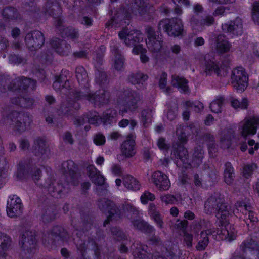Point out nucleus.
<instances>
[{
	"label": "nucleus",
	"mask_w": 259,
	"mask_h": 259,
	"mask_svg": "<svg viewBox=\"0 0 259 259\" xmlns=\"http://www.w3.org/2000/svg\"><path fill=\"white\" fill-rule=\"evenodd\" d=\"M96 81L100 85L104 84L107 80V76L106 73L101 70H98L96 73Z\"/></svg>",
	"instance_id": "obj_59"
},
{
	"label": "nucleus",
	"mask_w": 259,
	"mask_h": 259,
	"mask_svg": "<svg viewBox=\"0 0 259 259\" xmlns=\"http://www.w3.org/2000/svg\"><path fill=\"white\" fill-rule=\"evenodd\" d=\"M76 230L77 231L76 232L77 237L76 238H74L73 240L75 241L78 251H79L81 254L82 258L87 259L85 257L86 253L88 251H90V250H93L96 258L99 259L101 255L100 251V247L97 246L95 241L92 239L87 242L80 239V237L78 236L79 233L77 229H76Z\"/></svg>",
	"instance_id": "obj_11"
},
{
	"label": "nucleus",
	"mask_w": 259,
	"mask_h": 259,
	"mask_svg": "<svg viewBox=\"0 0 259 259\" xmlns=\"http://www.w3.org/2000/svg\"><path fill=\"white\" fill-rule=\"evenodd\" d=\"M148 213L150 218L154 222L157 226L160 229L163 228L164 222L162 218L154 204H150Z\"/></svg>",
	"instance_id": "obj_38"
},
{
	"label": "nucleus",
	"mask_w": 259,
	"mask_h": 259,
	"mask_svg": "<svg viewBox=\"0 0 259 259\" xmlns=\"http://www.w3.org/2000/svg\"><path fill=\"white\" fill-rule=\"evenodd\" d=\"M62 23L63 20L61 18L57 19L56 26L62 37H69L73 40L76 39L78 37V31L72 27H67L62 29Z\"/></svg>",
	"instance_id": "obj_34"
},
{
	"label": "nucleus",
	"mask_w": 259,
	"mask_h": 259,
	"mask_svg": "<svg viewBox=\"0 0 259 259\" xmlns=\"http://www.w3.org/2000/svg\"><path fill=\"white\" fill-rule=\"evenodd\" d=\"M76 77L78 83L82 87L83 89L79 92H76V96L82 95L81 92L85 93L87 90H89V78L86 70L82 66H78L75 70ZM76 100V98H75Z\"/></svg>",
	"instance_id": "obj_30"
},
{
	"label": "nucleus",
	"mask_w": 259,
	"mask_h": 259,
	"mask_svg": "<svg viewBox=\"0 0 259 259\" xmlns=\"http://www.w3.org/2000/svg\"><path fill=\"white\" fill-rule=\"evenodd\" d=\"M168 254L172 259H179L180 257V250L177 245H173L170 248L167 249Z\"/></svg>",
	"instance_id": "obj_56"
},
{
	"label": "nucleus",
	"mask_w": 259,
	"mask_h": 259,
	"mask_svg": "<svg viewBox=\"0 0 259 259\" xmlns=\"http://www.w3.org/2000/svg\"><path fill=\"white\" fill-rule=\"evenodd\" d=\"M111 174L114 176H120L122 174V169L120 165L118 164H113L110 169Z\"/></svg>",
	"instance_id": "obj_63"
},
{
	"label": "nucleus",
	"mask_w": 259,
	"mask_h": 259,
	"mask_svg": "<svg viewBox=\"0 0 259 259\" xmlns=\"http://www.w3.org/2000/svg\"><path fill=\"white\" fill-rule=\"evenodd\" d=\"M232 106L235 108H241L245 109L247 108L248 102L246 99H242L241 101H239L237 99H233L232 102Z\"/></svg>",
	"instance_id": "obj_58"
},
{
	"label": "nucleus",
	"mask_w": 259,
	"mask_h": 259,
	"mask_svg": "<svg viewBox=\"0 0 259 259\" xmlns=\"http://www.w3.org/2000/svg\"><path fill=\"white\" fill-rule=\"evenodd\" d=\"M87 171L89 177L92 182L98 186L96 188V192L99 195H104L107 193L108 185L106 184V178L98 170L94 165H91L87 167Z\"/></svg>",
	"instance_id": "obj_12"
},
{
	"label": "nucleus",
	"mask_w": 259,
	"mask_h": 259,
	"mask_svg": "<svg viewBox=\"0 0 259 259\" xmlns=\"http://www.w3.org/2000/svg\"><path fill=\"white\" fill-rule=\"evenodd\" d=\"M82 95L76 96V101L87 100L96 106L107 104L110 99L109 92L104 89H100L95 93H92L90 90H87L85 93L81 92Z\"/></svg>",
	"instance_id": "obj_7"
},
{
	"label": "nucleus",
	"mask_w": 259,
	"mask_h": 259,
	"mask_svg": "<svg viewBox=\"0 0 259 259\" xmlns=\"http://www.w3.org/2000/svg\"><path fill=\"white\" fill-rule=\"evenodd\" d=\"M13 103L19 105L24 108H29L33 104V100L30 98L22 97L18 99H13L12 100Z\"/></svg>",
	"instance_id": "obj_49"
},
{
	"label": "nucleus",
	"mask_w": 259,
	"mask_h": 259,
	"mask_svg": "<svg viewBox=\"0 0 259 259\" xmlns=\"http://www.w3.org/2000/svg\"><path fill=\"white\" fill-rule=\"evenodd\" d=\"M259 246L252 238L244 240L240 245V251H236L232 259H246L247 253L257 254Z\"/></svg>",
	"instance_id": "obj_16"
},
{
	"label": "nucleus",
	"mask_w": 259,
	"mask_h": 259,
	"mask_svg": "<svg viewBox=\"0 0 259 259\" xmlns=\"http://www.w3.org/2000/svg\"><path fill=\"white\" fill-rule=\"evenodd\" d=\"M231 80L233 87L239 92H242L248 85V76L245 69L238 67L232 71Z\"/></svg>",
	"instance_id": "obj_13"
},
{
	"label": "nucleus",
	"mask_w": 259,
	"mask_h": 259,
	"mask_svg": "<svg viewBox=\"0 0 259 259\" xmlns=\"http://www.w3.org/2000/svg\"><path fill=\"white\" fill-rule=\"evenodd\" d=\"M230 44L223 35L218 36L217 50L219 53H223L228 52L230 50Z\"/></svg>",
	"instance_id": "obj_44"
},
{
	"label": "nucleus",
	"mask_w": 259,
	"mask_h": 259,
	"mask_svg": "<svg viewBox=\"0 0 259 259\" xmlns=\"http://www.w3.org/2000/svg\"><path fill=\"white\" fill-rule=\"evenodd\" d=\"M34 154L42 159H45L50 155V151L48 148L46 139L39 137L35 141L33 147Z\"/></svg>",
	"instance_id": "obj_28"
},
{
	"label": "nucleus",
	"mask_w": 259,
	"mask_h": 259,
	"mask_svg": "<svg viewBox=\"0 0 259 259\" xmlns=\"http://www.w3.org/2000/svg\"><path fill=\"white\" fill-rule=\"evenodd\" d=\"M56 10L58 11L57 14L60 13L61 9L60 6L57 3H54L52 0L48 1L45 4L44 12L46 15L48 14V15L53 16L54 15H56V13H55L53 11Z\"/></svg>",
	"instance_id": "obj_47"
},
{
	"label": "nucleus",
	"mask_w": 259,
	"mask_h": 259,
	"mask_svg": "<svg viewBox=\"0 0 259 259\" xmlns=\"http://www.w3.org/2000/svg\"><path fill=\"white\" fill-rule=\"evenodd\" d=\"M67 74L68 71H65L64 74L62 72L60 75L56 76L53 87L56 92L68 94L67 98L62 102L58 112L60 115L69 117L73 116L75 111L80 108V104L75 100V91L70 88L69 82L66 78Z\"/></svg>",
	"instance_id": "obj_3"
},
{
	"label": "nucleus",
	"mask_w": 259,
	"mask_h": 259,
	"mask_svg": "<svg viewBox=\"0 0 259 259\" xmlns=\"http://www.w3.org/2000/svg\"><path fill=\"white\" fill-rule=\"evenodd\" d=\"M146 33L147 38L146 43L148 50L153 53L159 52L163 45V39L161 35L156 34L153 28L147 26Z\"/></svg>",
	"instance_id": "obj_15"
},
{
	"label": "nucleus",
	"mask_w": 259,
	"mask_h": 259,
	"mask_svg": "<svg viewBox=\"0 0 259 259\" xmlns=\"http://www.w3.org/2000/svg\"><path fill=\"white\" fill-rule=\"evenodd\" d=\"M183 24L179 18L166 19L160 21L158 24V29L162 28L169 36H179L184 33Z\"/></svg>",
	"instance_id": "obj_8"
},
{
	"label": "nucleus",
	"mask_w": 259,
	"mask_h": 259,
	"mask_svg": "<svg viewBox=\"0 0 259 259\" xmlns=\"http://www.w3.org/2000/svg\"><path fill=\"white\" fill-rule=\"evenodd\" d=\"M152 116V110L151 109L147 108L142 111L141 116L144 126H146L147 123L151 122Z\"/></svg>",
	"instance_id": "obj_52"
},
{
	"label": "nucleus",
	"mask_w": 259,
	"mask_h": 259,
	"mask_svg": "<svg viewBox=\"0 0 259 259\" xmlns=\"http://www.w3.org/2000/svg\"><path fill=\"white\" fill-rule=\"evenodd\" d=\"M118 35L120 39L123 40L126 45L134 47L132 52L134 54H140V60L142 63L149 61V58L146 55L147 50L142 45L139 44L143 40V34L140 31L136 30L129 31L127 29H124L119 33Z\"/></svg>",
	"instance_id": "obj_5"
},
{
	"label": "nucleus",
	"mask_w": 259,
	"mask_h": 259,
	"mask_svg": "<svg viewBox=\"0 0 259 259\" xmlns=\"http://www.w3.org/2000/svg\"><path fill=\"white\" fill-rule=\"evenodd\" d=\"M256 168L254 164L246 165L244 166L243 169V175L245 178H248L251 176L253 171Z\"/></svg>",
	"instance_id": "obj_62"
},
{
	"label": "nucleus",
	"mask_w": 259,
	"mask_h": 259,
	"mask_svg": "<svg viewBox=\"0 0 259 259\" xmlns=\"http://www.w3.org/2000/svg\"><path fill=\"white\" fill-rule=\"evenodd\" d=\"M235 209L233 213L237 217L241 218V214L245 216V219L250 220L251 222H258V219L255 213L252 210L251 205L248 203L246 199L242 201H238L235 205Z\"/></svg>",
	"instance_id": "obj_17"
},
{
	"label": "nucleus",
	"mask_w": 259,
	"mask_h": 259,
	"mask_svg": "<svg viewBox=\"0 0 259 259\" xmlns=\"http://www.w3.org/2000/svg\"><path fill=\"white\" fill-rule=\"evenodd\" d=\"M2 15L6 19L9 20H15L19 17L18 11L12 7H8L4 9L2 12Z\"/></svg>",
	"instance_id": "obj_48"
},
{
	"label": "nucleus",
	"mask_w": 259,
	"mask_h": 259,
	"mask_svg": "<svg viewBox=\"0 0 259 259\" xmlns=\"http://www.w3.org/2000/svg\"><path fill=\"white\" fill-rule=\"evenodd\" d=\"M215 19L213 15L208 14L204 16L193 15L190 19V24L193 30L201 32L206 27L214 24Z\"/></svg>",
	"instance_id": "obj_14"
},
{
	"label": "nucleus",
	"mask_w": 259,
	"mask_h": 259,
	"mask_svg": "<svg viewBox=\"0 0 259 259\" xmlns=\"http://www.w3.org/2000/svg\"><path fill=\"white\" fill-rule=\"evenodd\" d=\"M111 232L113 237L118 240H125L126 242L128 241V236L125 235L121 230H120L119 228L117 227H113L111 229ZM126 243H122L120 246L119 250L121 253H125L127 252L128 250V249L127 247H126Z\"/></svg>",
	"instance_id": "obj_35"
},
{
	"label": "nucleus",
	"mask_w": 259,
	"mask_h": 259,
	"mask_svg": "<svg viewBox=\"0 0 259 259\" xmlns=\"http://www.w3.org/2000/svg\"><path fill=\"white\" fill-rule=\"evenodd\" d=\"M147 246L139 241H135L131 247V250L134 259H167L165 257L155 255L153 258L151 253L147 251Z\"/></svg>",
	"instance_id": "obj_19"
},
{
	"label": "nucleus",
	"mask_w": 259,
	"mask_h": 259,
	"mask_svg": "<svg viewBox=\"0 0 259 259\" xmlns=\"http://www.w3.org/2000/svg\"><path fill=\"white\" fill-rule=\"evenodd\" d=\"M252 6V19L255 23L259 25V2H255Z\"/></svg>",
	"instance_id": "obj_60"
},
{
	"label": "nucleus",
	"mask_w": 259,
	"mask_h": 259,
	"mask_svg": "<svg viewBox=\"0 0 259 259\" xmlns=\"http://www.w3.org/2000/svg\"><path fill=\"white\" fill-rule=\"evenodd\" d=\"M225 166V168L224 172V181L226 184L230 185L233 182L235 177L234 168L230 162H227Z\"/></svg>",
	"instance_id": "obj_43"
},
{
	"label": "nucleus",
	"mask_w": 259,
	"mask_h": 259,
	"mask_svg": "<svg viewBox=\"0 0 259 259\" xmlns=\"http://www.w3.org/2000/svg\"><path fill=\"white\" fill-rule=\"evenodd\" d=\"M85 119L89 123L96 125H98L103 122L102 117H100L98 113L96 112L90 113L87 115Z\"/></svg>",
	"instance_id": "obj_50"
},
{
	"label": "nucleus",
	"mask_w": 259,
	"mask_h": 259,
	"mask_svg": "<svg viewBox=\"0 0 259 259\" xmlns=\"http://www.w3.org/2000/svg\"><path fill=\"white\" fill-rule=\"evenodd\" d=\"M234 132L231 130L222 131L220 138V146L223 149H227L231 145V140L234 137Z\"/></svg>",
	"instance_id": "obj_40"
},
{
	"label": "nucleus",
	"mask_w": 259,
	"mask_h": 259,
	"mask_svg": "<svg viewBox=\"0 0 259 259\" xmlns=\"http://www.w3.org/2000/svg\"><path fill=\"white\" fill-rule=\"evenodd\" d=\"M160 198L162 202L164 203L166 205L175 204L177 201V198L174 195L169 194L161 195Z\"/></svg>",
	"instance_id": "obj_55"
},
{
	"label": "nucleus",
	"mask_w": 259,
	"mask_h": 259,
	"mask_svg": "<svg viewBox=\"0 0 259 259\" xmlns=\"http://www.w3.org/2000/svg\"><path fill=\"white\" fill-rule=\"evenodd\" d=\"M62 172L68 174L69 183L72 185H77L78 184V175L76 173L77 168L74 162L72 160L64 161L62 163Z\"/></svg>",
	"instance_id": "obj_29"
},
{
	"label": "nucleus",
	"mask_w": 259,
	"mask_h": 259,
	"mask_svg": "<svg viewBox=\"0 0 259 259\" xmlns=\"http://www.w3.org/2000/svg\"><path fill=\"white\" fill-rule=\"evenodd\" d=\"M222 28L224 32L232 36L240 35L243 33L242 21L241 18L237 17L229 23L222 24Z\"/></svg>",
	"instance_id": "obj_27"
},
{
	"label": "nucleus",
	"mask_w": 259,
	"mask_h": 259,
	"mask_svg": "<svg viewBox=\"0 0 259 259\" xmlns=\"http://www.w3.org/2000/svg\"><path fill=\"white\" fill-rule=\"evenodd\" d=\"M25 43L31 51L40 48L44 43L45 38L43 34L39 31H34L27 34Z\"/></svg>",
	"instance_id": "obj_24"
},
{
	"label": "nucleus",
	"mask_w": 259,
	"mask_h": 259,
	"mask_svg": "<svg viewBox=\"0 0 259 259\" xmlns=\"http://www.w3.org/2000/svg\"><path fill=\"white\" fill-rule=\"evenodd\" d=\"M171 78V84L174 87L177 88L182 93H188L189 92L188 82L185 78L176 75H172Z\"/></svg>",
	"instance_id": "obj_39"
},
{
	"label": "nucleus",
	"mask_w": 259,
	"mask_h": 259,
	"mask_svg": "<svg viewBox=\"0 0 259 259\" xmlns=\"http://www.w3.org/2000/svg\"><path fill=\"white\" fill-rule=\"evenodd\" d=\"M51 44L56 52L61 55H68L70 52V45L64 40L55 38L51 40Z\"/></svg>",
	"instance_id": "obj_32"
},
{
	"label": "nucleus",
	"mask_w": 259,
	"mask_h": 259,
	"mask_svg": "<svg viewBox=\"0 0 259 259\" xmlns=\"http://www.w3.org/2000/svg\"><path fill=\"white\" fill-rule=\"evenodd\" d=\"M223 99L222 97H219L213 100L210 104V108L212 112L216 113H219L221 112V109Z\"/></svg>",
	"instance_id": "obj_51"
},
{
	"label": "nucleus",
	"mask_w": 259,
	"mask_h": 259,
	"mask_svg": "<svg viewBox=\"0 0 259 259\" xmlns=\"http://www.w3.org/2000/svg\"><path fill=\"white\" fill-rule=\"evenodd\" d=\"M11 242V238L9 235L0 232V252L7 250Z\"/></svg>",
	"instance_id": "obj_46"
},
{
	"label": "nucleus",
	"mask_w": 259,
	"mask_h": 259,
	"mask_svg": "<svg viewBox=\"0 0 259 259\" xmlns=\"http://www.w3.org/2000/svg\"><path fill=\"white\" fill-rule=\"evenodd\" d=\"M205 211L207 213L215 212L219 221L220 228L217 234L221 239L231 242L236 238V231L233 226L229 223V218L232 212L229 210L228 206L224 202V199L220 193H214L205 202Z\"/></svg>",
	"instance_id": "obj_1"
},
{
	"label": "nucleus",
	"mask_w": 259,
	"mask_h": 259,
	"mask_svg": "<svg viewBox=\"0 0 259 259\" xmlns=\"http://www.w3.org/2000/svg\"><path fill=\"white\" fill-rule=\"evenodd\" d=\"M6 120L11 127L20 133L28 129L32 122V116L29 114L16 111L9 115Z\"/></svg>",
	"instance_id": "obj_6"
},
{
	"label": "nucleus",
	"mask_w": 259,
	"mask_h": 259,
	"mask_svg": "<svg viewBox=\"0 0 259 259\" xmlns=\"http://www.w3.org/2000/svg\"><path fill=\"white\" fill-rule=\"evenodd\" d=\"M185 105L196 112H200L204 108L203 104L199 101L191 102L189 101L186 102Z\"/></svg>",
	"instance_id": "obj_54"
},
{
	"label": "nucleus",
	"mask_w": 259,
	"mask_h": 259,
	"mask_svg": "<svg viewBox=\"0 0 259 259\" xmlns=\"http://www.w3.org/2000/svg\"><path fill=\"white\" fill-rule=\"evenodd\" d=\"M123 185L130 190L137 191L140 189L141 185L139 182L131 175H126L123 177Z\"/></svg>",
	"instance_id": "obj_41"
},
{
	"label": "nucleus",
	"mask_w": 259,
	"mask_h": 259,
	"mask_svg": "<svg viewBox=\"0 0 259 259\" xmlns=\"http://www.w3.org/2000/svg\"><path fill=\"white\" fill-rule=\"evenodd\" d=\"M183 233V241L185 244L188 247H191L192 246V242L193 240V235L188 233L187 231H185Z\"/></svg>",
	"instance_id": "obj_61"
},
{
	"label": "nucleus",
	"mask_w": 259,
	"mask_h": 259,
	"mask_svg": "<svg viewBox=\"0 0 259 259\" xmlns=\"http://www.w3.org/2000/svg\"><path fill=\"white\" fill-rule=\"evenodd\" d=\"M205 63L203 66V73L206 75L215 74L218 76L224 75L227 71V67L223 66L214 60L210 58V55L206 54L204 57Z\"/></svg>",
	"instance_id": "obj_18"
},
{
	"label": "nucleus",
	"mask_w": 259,
	"mask_h": 259,
	"mask_svg": "<svg viewBox=\"0 0 259 259\" xmlns=\"http://www.w3.org/2000/svg\"><path fill=\"white\" fill-rule=\"evenodd\" d=\"M148 78V76L142 72H138L132 74L128 77L130 82L133 84H143Z\"/></svg>",
	"instance_id": "obj_45"
},
{
	"label": "nucleus",
	"mask_w": 259,
	"mask_h": 259,
	"mask_svg": "<svg viewBox=\"0 0 259 259\" xmlns=\"http://www.w3.org/2000/svg\"><path fill=\"white\" fill-rule=\"evenodd\" d=\"M154 194L149 191H145L140 197V200L142 204H146L149 201H153L155 200Z\"/></svg>",
	"instance_id": "obj_57"
},
{
	"label": "nucleus",
	"mask_w": 259,
	"mask_h": 259,
	"mask_svg": "<svg viewBox=\"0 0 259 259\" xmlns=\"http://www.w3.org/2000/svg\"><path fill=\"white\" fill-rule=\"evenodd\" d=\"M135 138L134 135L130 134L127 136V139L121 145V152L126 158L133 157L136 153Z\"/></svg>",
	"instance_id": "obj_31"
},
{
	"label": "nucleus",
	"mask_w": 259,
	"mask_h": 259,
	"mask_svg": "<svg viewBox=\"0 0 259 259\" xmlns=\"http://www.w3.org/2000/svg\"><path fill=\"white\" fill-rule=\"evenodd\" d=\"M106 139L105 136L101 134H97L94 136V142L97 145H102L105 144Z\"/></svg>",
	"instance_id": "obj_64"
},
{
	"label": "nucleus",
	"mask_w": 259,
	"mask_h": 259,
	"mask_svg": "<svg viewBox=\"0 0 259 259\" xmlns=\"http://www.w3.org/2000/svg\"><path fill=\"white\" fill-rule=\"evenodd\" d=\"M259 126V118L252 117L245 119L240 123L239 127L242 136L246 137L248 135H254L257 127Z\"/></svg>",
	"instance_id": "obj_25"
},
{
	"label": "nucleus",
	"mask_w": 259,
	"mask_h": 259,
	"mask_svg": "<svg viewBox=\"0 0 259 259\" xmlns=\"http://www.w3.org/2000/svg\"><path fill=\"white\" fill-rule=\"evenodd\" d=\"M23 205L21 199L16 195L9 196L7 201V213L10 218H16L23 212Z\"/></svg>",
	"instance_id": "obj_21"
},
{
	"label": "nucleus",
	"mask_w": 259,
	"mask_h": 259,
	"mask_svg": "<svg viewBox=\"0 0 259 259\" xmlns=\"http://www.w3.org/2000/svg\"><path fill=\"white\" fill-rule=\"evenodd\" d=\"M204 140L208 143V148L209 153L215 152L217 148L214 143V137L210 134H206L204 136Z\"/></svg>",
	"instance_id": "obj_53"
},
{
	"label": "nucleus",
	"mask_w": 259,
	"mask_h": 259,
	"mask_svg": "<svg viewBox=\"0 0 259 259\" xmlns=\"http://www.w3.org/2000/svg\"><path fill=\"white\" fill-rule=\"evenodd\" d=\"M131 3L120 10L122 13L121 17L128 19L134 15L143 16L147 12L146 0H131Z\"/></svg>",
	"instance_id": "obj_10"
},
{
	"label": "nucleus",
	"mask_w": 259,
	"mask_h": 259,
	"mask_svg": "<svg viewBox=\"0 0 259 259\" xmlns=\"http://www.w3.org/2000/svg\"><path fill=\"white\" fill-rule=\"evenodd\" d=\"M141 95L130 88L124 89L119 93L117 103L119 113L122 116L132 114L136 112L142 100Z\"/></svg>",
	"instance_id": "obj_4"
},
{
	"label": "nucleus",
	"mask_w": 259,
	"mask_h": 259,
	"mask_svg": "<svg viewBox=\"0 0 259 259\" xmlns=\"http://www.w3.org/2000/svg\"><path fill=\"white\" fill-rule=\"evenodd\" d=\"M191 133H193L192 126H184L179 125L176 130V135L179 142L174 144L172 146L174 149L172 153L175 157L179 159L177 162L178 164L186 169L190 166L194 167L199 166L203 158L204 151L200 146L195 148L191 161L188 158V151L184 145L187 143L188 136Z\"/></svg>",
	"instance_id": "obj_2"
},
{
	"label": "nucleus",
	"mask_w": 259,
	"mask_h": 259,
	"mask_svg": "<svg viewBox=\"0 0 259 259\" xmlns=\"http://www.w3.org/2000/svg\"><path fill=\"white\" fill-rule=\"evenodd\" d=\"M98 205L102 212L108 213L107 219L104 223L105 226L110 222L117 221L122 215L121 211L117 208L115 204L107 199H100L98 202Z\"/></svg>",
	"instance_id": "obj_9"
},
{
	"label": "nucleus",
	"mask_w": 259,
	"mask_h": 259,
	"mask_svg": "<svg viewBox=\"0 0 259 259\" xmlns=\"http://www.w3.org/2000/svg\"><path fill=\"white\" fill-rule=\"evenodd\" d=\"M217 231L216 232V235H217ZM215 233V231L211 229H208L207 230L202 231L200 234V240L196 246L197 249L199 251L204 250L208 244L209 239L208 236L209 235H213L214 236L215 235V234H214ZM218 236L219 235H218ZM218 239H220L219 236H218ZM221 240H225V239H221ZM226 240L227 241V240ZM227 241H228L227 240Z\"/></svg>",
	"instance_id": "obj_37"
},
{
	"label": "nucleus",
	"mask_w": 259,
	"mask_h": 259,
	"mask_svg": "<svg viewBox=\"0 0 259 259\" xmlns=\"http://www.w3.org/2000/svg\"><path fill=\"white\" fill-rule=\"evenodd\" d=\"M135 229L146 234H151L155 231V228L143 220L136 219L131 221Z\"/></svg>",
	"instance_id": "obj_36"
},
{
	"label": "nucleus",
	"mask_w": 259,
	"mask_h": 259,
	"mask_svg": "<svg viewBox=\"0 0 259 259\" xmlns=\"http://www.w3.org/2000/svg\"><path fill=\"white\" fill-rule=\"evenodd\" d=\"M36 233L33 231H26L21 236L19 241V244L24 250V252H31L32 249L35 248L36 239Z\"/></svg>",
	"instance_id": "obj_22"
},
{
	"label": "nucleus",
	"mask_w": 259,
	"mask_h": 259,
	"mask_svg": "<svg viewBox=\"0 0 259 259\" xmlns=\"http://www.w3.org/2000/svg\"><path fill=\"white\" fill-rule=\"evenodd\" d=\"M111 51L115 56L114 67L118 70H121L124 67V58L123 56L119 53L118 47L115 41H112L111 44Z\"/></svg>",
	"instance_id": "obj_33"
},
{
	"label": "nucleus",
	"mask_w": 259,
	"mask_h": 259,
	"mask_svg": "<svg viewBox=\"0 0 259 259\" xmlns=\"http://www.w3.org/2000/svg\"><path fill=\"white\" fill-rule=\"evenodd\" d=\"M117 112L114 109H109L105 111L102 115L103 123L104 125L111 124L116 121Z\"/></svg>",
	"instance_id": "obj_42"
},
{
	"label": "nucleus",
	"mask_w": 259,
	"mask_h": 259,
	"mask_svg": "<svg viewBox=\"0 0 259 259\" xmlns=\"http://www.w3.org/2000/svg\"><path fill=\"white\" fill-rule=\"evenodd\" d=\"M151 180L155 187L160 191H167L170 187L171 184L168 177L160 171L153 172Z\"/></svg>",
	"instance_id": "obj_26"
},
{
	"label": "nucleus",
	"mask_w": 259,
	"mask_h": 259,
	"mask_svg": "<svg viewBox=\"0 0 259 259\" xmlns=\"http://www.w3.org/2000/svg\"><path fill=\"white\" fill-rule=\"evenodd\" d=\"M48 239L45 238L44 239V243L45 245H48L50 243H53L54 241H61L62 242H69L71 238L68 234L67 232L61 226H55L54 227L50 234H48Z\"/></svg>",
	"instance_id": "obj_20"
},
{
	"label": "nucleus",
	"mask_w": 259,
	"mask_h": 259,
	"mask_svg": "<svg viewBox=\"0 0 259 259\" xmlns=\"http://www.w3.org/2000/svg\"><path fill=\"white\" fill-rule=\"evenodd\" d=\"M36 87V81L31 80L30 78H27L24 76L16 78L15 79L14 83L8 87L10 91H17L18 92H23V90H33Z\"/></svg>",
	"instance_id": "obj_23"
}]
</instances>
